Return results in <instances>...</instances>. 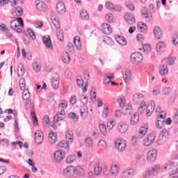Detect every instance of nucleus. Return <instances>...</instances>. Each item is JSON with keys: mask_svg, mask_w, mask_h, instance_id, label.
<instances>
[{"mask_svg": "<svg viewBox=\"0 0 178 178\" xmlns=\"http://www.w3.org/2000/svg\"><path fill=\"white\" fill-rule=\"evenodd\" d=\"M155 109V102H150L148 105L145 104V102H142L138 108V112L143 113L144 111L146 112V116H151V113L154 112Z\"/></svg>", "mask_w": 178, "mask_h": 178, "instance_id": "nucleus-1", "label": "nucleus"}, {"mask_svg": "<svg viewBox=\"0 0 178 178\" xmlns=\"http://www.w3.org/2000/svg\"><path fill=\"white\" fill-rule=\"evenodd\" d=\"M105 8L110 12H116L117 13H122L123 12V6L120 4H114L111 1H106L105 3Z\"/></svg>", "mask_w": 178, "mask_h": 178, "instance_id": "nucleus-2", "label": "nucleus"}, {"mask_svg": "<svg viewBox=\"0 0 178 178\" xmlns=\"http://www.w3.org/2000/svg\"><path fill=\"white\" fill-rule=\"evenodd\" d=\"M127 145L126 140L122 138H118L115 140V149H117L118 152H123V151L126 149Z\"/></svg>", "mask_w": 178, "mask_h": 178, "instance_id": "nucleus-3", "label": "nucleus"}, {"mask_svg": "<svg viewBox=\"0 0 178 178\" xmlns=\"http://www.w3.org/2000/svg\"><path fill=\"white\" fill-rule=\"evenodd\" d=\"M117 131L120 134H126L129 131V124L124 121L118 122L117 124Z\"/></svg>", "mask_w": 178, "mask_h": 178, "instance_id": "nucleus-4", "label": "nucleus"}, {"mask_svg": "<svg viewBox=\"0 0 178 178\" xmlns=\"http://www.w3.org/2000/svg\"><path fill=\"white\" fill-rule=\"evenodd\" d=\"M142 19H144L145 21L149 22L152 20V14L147 8L143 7L140 10Z\"/></svg>", "mask_w": 178, "mask_h": 178, "instance_id": "nucleus-5", "label": "nucleus"}, {"mask_svg": "<svg viewBox=\"0 0 178 178\" xmlns=\"http://www.w3.org/2000/svg\"><path fill=\"white\" fill-rule=\"evenodd\" d=\"M63 176L66 178H72L74 176V166L69 165L61 172Z\"/></svg>", "mask_w": 178, "mask_h": 178, "instance_id": "nucleus-6", "label": "nucleus"}, {"mask_svg": "<svg viewBox=\"0 0 178 178\" xmlns=\"http://www.w3.org/2000/svg\"><path fill=\"white\" fill-rule=\"evenodd\" d=\"M122 76L126 84H130L131 80H133V74L129 69H125L122 72Z\"/></svg>", "mask_w": 178, "mask_h": 178, "instance_id": "nucleus-7", "label": "nucleus"}, {"mask_svg": "<svg viewBox=\"0 0 178 178\" xmlns=\"http://www.w3.org/2000/svg\"><path fill=\"white\" fill-rule=\"evenodd\" d=\"M120 173V166L117 164H112L110 168V176L113 178H116Z\"/></svg>", "mask_w": 178, "mask_h": 178, "instance_id": "nucleus-8", "label": "nucleus"}, {"mask_svg": "<svg viewBox=\"0 0 178 178\" xmlns=\"http://www.w3.org/2000/svg\"><path fill=\"white\" fill-rule=\"evenodd\" d=\"M137 175V170L134 168H129L124 170L122 173L123 178L134 177Z\"/></svg>", "mask_w": 178, "mask_h": 178, "instance_id": "nucleus-9", "label": "nucleus"}, {"mask_svg": "<svg viewBox=\"0 0 178 178\" xmlns=\"http://www.w3.org/2000/svg\"><path fill=\"white\" fill-rule=\"evenodd\" d=\"M34 140L36 144H42V141H44V134L41 130H37L34 133Z\"/></svg>", "mask_w": 178, "mask_h": 178, "instance_id": "nucleus-10", "label": "nucleus"}, {"mask_svg": "<svg viewBox=\"0 0 178 178\" xmlns=\"http://www.w3.org/2000/svg\"><path fill=\"white\" fill-rule=\"evenodd\" d=\"M35 6L40 12L48 10V6L42 1L38 0L35 2Z\"/></svg>", "mask_w": 178, "mask_h": 178, "instance_id": "nucleus-11", "label": "nucleus"}, {"mask_svg": "<svg viewBox=\"0 0 178 178\" xmlns=\"http://www.w3.org/2000/svg\"><path fill=\"white\" fill-rule=\"evenodd\" d=\"M147 160L149 163H152L156 160V151L155 149H150L147 154Z\"/></svg>", "mask_w": 178, "mask_h": 178, "instance_id": "nucleus-12", "label": "nucleus"}, {"mask_svg": "<svg viewBox=\"0 0 178 178\" xmlns=\"http://www.w3.org/2000/svg\"><path fill=\"white\" fill-rule=\"evenodd\" d=\"M65 153L62 150H57L54 153V159L56 163H60L63 160Z\"/></svg>", "mask_w": 178, "mask_h": 178, "instance_id": "nucleus-13", "label": "nucleus"}, {"mask_svg": "<svg viewBox=\"0 0 178 178\" xmlns=\"http://www.w3.org/2000/svg\"><path fill=\"white\" fill-rule=\"evenodd\" d=\"M131 60L134 63H140L143 62V54L139 52L134 53L131 55Z\"/></svg>", "mask_w": 178, "mask_h": 178, "instance_id": "nucleus-14", "label": "nucleus"}, {"mask_svg": "<svg viewBox=\"0 0 178 178\" xmlns=\"http://www.w3.org/2000/svg\"><path fill=\"white\" fill-rule=\"evenodd\" d=\"M148 124H143L138 130V138H144L148 132Z\"/></svg>", "mask_w": 178, "mask_h": 178, "instance_id": "nucleus-15", "label": "nucleus"}, {"mask_svg": "<svg viewBox=\"0 0 178 178\" xmlns=\"http://www.w3.org/2000/svg\"><path fill=\"white\" fill-rule=\"evenodd\" d=\"M42 41L47 49H54V46L52 45V42L51 41V37H49V35H44L42 38Z\"/></svg>", "mask_w": 178, "mask_h": 178, "instance_id": "nucleus-16", "label": "nucleus"}, {"mask_svg": "<svg viewBox=\"0 0 178 178\" xmlns=\"http://www.w3.org/2000/svg\"><path fill=\"white\" fill-rule=\"evenodd\" d=\"M155 140V135L153 134H149L143 140V145L145 147H149L152 143Z\"/></svg>", "mask_w": 178, "mask_h": 178, "instance_id": "nucleus-17", "label": "nucleus"}, {"mask_svg": "<svg viewBox=\"0 0 178 178\" xmlns=\"http://www.w3.org/2000/svg\"><path fill=\"white\" fill-rule=\"evenodd\" d=\"M56 11L58 15H65L66 13V6H65V3H58L56 5Z\"/></svg>", "mask_w": 178, "mask_h": 178, "instance_id": "nucleus-18", "label": "nucleus"}, {"mask_svg": "<svg viewBox=\"0 0 178 178\" xmlns=\"http://www.w3.org/2000/svg\"><path fill=\"white\" fill-rule=\"evenodd\" d=\"M156 119H165L166 118V112L163 111L159 106L156 108Z\"/></svg>", "mask_w": 178, "mask_h": 178, "instance_id": "nucleus-19", "label": "nucleus"}, {"mask_svg": "<svg viewBox=\"0 0 178 178\" xmlns=\"http://www.w3.org/2000/svg\"><path fill=\"white\" fill-rule=\"evenodd\" d=\"M124 19L125 22L128 23V24H134V23H136V19L134 18V15L131 13H125Z\"/></svg>", "mask_w": 178, "mask_h": 178, "instance_id": "nucleus-20", "label": "nucleus"}, {"mask_svg": "<svg viewBox=\"0 0 178 178\" xmlns=\"http://www.w3.org/2000/svg\"><path fill=\"white\" fill-rule=\"evenodd\" d=\"M85 145L88 151H94V140L90 137L85 139Z\"/></svg>", "mask_w": 178, "mask_h": 178, "instance_id": "nucleus-21", "label": "nucleus"}, {"mask_svg": "<svg viewBox=\"0 0 178 178\" xmlns=\"http://www.w3.org/2000/svg\"><path fill=\"white\" fill-rule=\"evenodd\" d=\"M169 168V165L166 164L163 167H161L159 165H156L153 168H152V172H155L156 173H159L161 172H165V170H168Z\"/></svg>", "mask_w": 178, "mask_h": 178, "instance_id": "nucleus-22", "label": "nucleus"}, {"mask_svg": "<svg viewBox=\"0 0 178 178\" xmlns=\"http://www.w3.org/2000/svg\"><path fill=\"white\" fill-rule=\"evenodd\" d=\"M66 116V112L58 111L54 118V123H58V122H61L63 120Z\"/></svg>", "mask_w": 178, "mask_h": 178, "instance_id": "nucleus-23", "label": "nucleus"}, {"mask_svg": "<svg viewBox=\"0 0 178 178\" xmlns=\"http://www.w3.org/2000/svg\"><path fill=\"white\" fill-rule=\"evenodd\" d=\"M58 148H61L63 154H66L69 151V143L65 140H62L58 144Z\"/></svg>", "mask_w": 178, "mask_h": 178, "instance_id": "nucleus-24", "label": "nucleus"}, {"mask_svg": "<svg viewBox=\"0 0 178 178\" xmlns=\"http://www.w3.org/2000/svg\"><path fill=\"white\" fill-rule=\"evenodd\" d=\"M58 109L59 112H66V109H67V102L65 99L60 100Z\"/></svg>", "mask_w": 178, "mask_h": 178, "instance_id": "nucleus-25", "label": "nucleus"}, {"mask_svg": "<svg viewBox=\"0 0 178 178\" xmlns=\"http://www.w3.org/2000/svg\"><path fill=\"white\" fill-rule=\"evenodd\" d=\"M153 33L156 40H161L162 38V29L159 26H155L153 29Z\"/></svg>", "mask_w": 178, "mask_h": 178, "instance_id": "nucleus-26", "label": "nucleus"}, {"mask_svg": "<svg viewBox=\"0 0 178 178\" xmlns=\"http://www.w3.org/2000/svg\"><path fill=\"white\" fill-rule=\"evenodd\" d=\"M10 26L12 29V30H14L17 33H22V29L17 25L16 19H14L10 22Z\"/></svg>", "mask_w": 178, "mask_h": 178, "instance_id": "nucleus-27", "label": "nucleus"}, {"mask_svg": "<svg viewBox=\"0 0 178 178\" xmlns=\"http://www.w3.org/2000/svg\"><path fill=\"white\" fill-rule=\"evenodd\" d=\"M99 129L100 130V133L101 134H102V136H108V129L106 127V124L104 123V122H99Z\"/></svg>", "mask_w": 178, "mask_h": 178, "instance_id": "nucleus-28", "label": "nucleus"}, {"mask_svg": "<svg viewBox=\"0 0 178 178\" xmlns=\"http://www.w3.org/2000/svg\"><path fill=\"white\" fill-rule=\"evenodd\" d=\"M140 122V115L138 114H134L130 118L131 126H137Z\"/></svg>", "mask_w": 178, "mask_h": 178, "instance_id": "nucleus-29", "label": "nucleus"}, {"mask_svg": "<svg viewBox=\"0 0 178 178\" xmlns=\"http://www.w3.org/2000/svg\"><path fill=\"white\" fill-rule=\"evenodd\" d=\"M102 31L104 34H111L112 33V28L111 27V25L104 23L102 25Z\"/></svg>", "mask_w": 178, "mask_h": 178, "instance_id": "nucleus-30", "label": "nucleus"}, {"mask_svg": "<svg viewBox=\"0 0 178 178\" xmlns=\"http://www.w3.org/2000/svg\"><path fill=\"white\" fill-rule=\"evenodd\" d=\"M122 108V113L125 115V116H129V115H131V113H133L134 112L133 106H131V105H127Z\"/></svg>", "mask_w": 178, "mask_h": 178, "instance_id": "nucleus-31", "label": "nucleus"}, {"mask_svg": "<svg viewBox=\"0 0 178 178\" xmlns=\"http://www.w3.org/2000/svg\"><path fill=\"white\" fill-rule=\"evenodd\" d=\"M169 70L166 65H161L159 69V73L161 76H168Z\"/></svg>", "mask_w": 178, "mask_h": 178, "instance_id": "nucleus-32", "label": "nucleus"}, {"mask_svg": "<svg viewBox=\"0 0 178 178\" xmlns=\"http://www.w3.org/2000/svg\"><path fill=\"white\" fill-rule=\"evenodd\" d=\"M137 27L138 30L141 33H147V30H148V26H147V24L143 22H139Z\"/></svg>", "mask_w": 178, "mask_h": 178, "instance_id": "nucleus-33", "label": "nucleus"}, {"mask_svg": "<svg viewBox=\"0 0 178 178\" xmlns=\"http://www.w3.org/2000/svg\"><path fill=\"white\" fill-rule=\"evenodd\" d=\"M74 44L77 51H80V49H81V40L79 36H75L74 38Z\"/></svg>", "mask_w": 178, "mask_h": 178, "instance_id": "nucleus-34", "label": "nucleus"}, {"mask_svg": "<svg viewBox=\"0 0 178 178\" xmlns=\"http://www.w3.org/2000/svg\"><path fill=\"white\" fill-rule=\"evenodd\" d=\"M12 14L14 15V16H17L18 17L22 16V15H23V10L22 9V7H15L13 9Z\"/></svg>", "mask_w": 178, "mask_h": 178, "instance_id": "nucleus-35", "label": "nucleus"}, {"mask_svg": "<svg viewBox=\"0 0 178 178\" xmlns=\"http://www.w3.org/2000/svg\"><path fill=\"white\" fill-rule=\"evenodd\" d=\"M115 40L118 44H119L120 45H122V46L127 45V40H126V39L123 36L117 35L115 37Z\"/></svg>", "mask_w": 178, "mask_h": 178, "instance_id": "nucleus-36", "label": "nucleus"}, {"mask_svg": "<svg viewBox=\"0 0 178 178\" xmlns=\"http://www.w3.org/2000/svg\"><path fill=\"white\" fill-rule=\"evenodd\" d=\"M74 173L77 175L79 177H83L84 176V169L81 166H76L74 168Z\"/></svg>", "mask_w": 178, "mask_h": 178, "instance_id": "nucleus-37", "label": "nucleus"}, {"mask_svg": "<svg viewBox=\"0 0 178 178\" xmlns=\"http://www.w3.org/2000/svg\"><path fill=\"white\" fill-rule=\"evenodd\" d=\"M104 19L107 22V23L115 22V17L113 16V14L112 13H108L107 14H106Z\"/></svg>", "mask_w": 178, "mask_h": 178, "instance_id": "nucleus-38", "label": "nucleus"}, {"mask_svg": "<svg viewBox=\"0 0 178 178\" xmlns=\"http://www.w3.org/2000/svg\"><path fill=\"white\" fill-rule=\"evenodd\" d=\"M57 136L56 134L54 133L53 131H51L49 134V141L50 144H55L56 143Z\"/></svg>", "mask_w": 178, "mask_h": 178, "instance_id": "nucleus-39", "label": "nucleus"}, {"mask_svg": "<svg viewBox=\"0 0 178 178\" xmlns=\"http://www.w3.org/2000/svg\"><path fill=\"white\" fill-rule=\"evenodd\" d=\"M61 60L64 63H69V62H70V54H69L67 52L63 54L61 56Z\"/></svg>", "mask_w": 178, "mask_h": 178, "instance_id": "nucleus-40", "label": "nucleus"}, {"mask_svg": "<svg viewBox=\"0 0 178 178\" xmlns=\"http://www.w3.org/2000/svg\"><path fill=\"white\" fill-rule=\"evenodd\" d=\"M65 138H66V141L68 143H73V140H74V137L73 136V133L70 131L66 132Z\"/></svg>", "mask_w": 178, "mask_h": 178, "instance_id": "nucleus-41", "label": "nucleus"}, {"mask_svg": "<svg viewBox=\"0 0 178 178\" xmlns=\"http://www.w3.org/2000/svg\"><path fill=\"white\" fill-rule=\"evenodd\" d=\"M109 105H104L102 111V118H106L109 115Z\"/></svg>", "mask_w": 178, "mask_h": 178, "instance_id": "nucleus-42", "label": "nucleus"}, {"mask_svg": "<svg viewBox=\"0 0 178 178\" xmlns=\"http://www.w3.org/2000/svg\"><path fill=\"white\" fill-rule=\"evenodd\" d=\"M80 17L82 19V20H88L90 19V15H88V13H87V10H82L80 12Z\"/></svg>", "mask_w": 178, "mask_h": 178, "instance_id": "nucleus-43", "label": "nucleus"}, {"mask_svg": "<svg viewBox=\"0 0 178 178\" xmlns=\"http://www.w3.org/2000/svg\"><path fill=\"white\" fill-rule=\"evenodd\" d=\"M118 102L120 108H124L126 106V99H124V97L120 96L118 99Z\"/></svg>", "mask_w": 178, "mask_h": 178, "instance_id": "nucleus-44", "label": "nucleus"}, {"mask_svg": "<svg viewBox=\"0 0 178 178\" xmlns=\"http://www.w3.org/2000/svg\"><path fill=\"white\" fill-rule=\"evenodd\" d=\"M51 86L54 90H58L59 88V79L53 78L51 79Z\"/></svg>", "mask_w": 178, "mask_h": 178, "instance_id": "nucleus-45", "label": "nucleus"}, {"mask_svg": "<svg viewBox=\"0 0 178 178\" xmlns=\"http://www.w3.org/2000/svg\"><path fill=\"white\" fill-rule=\"evenodd\" d=\"M31 118L32 119L33 126H38V118H37V115H35V113L34 111L31 113Z\"/></svg>", "mask_w": 178, "mask_h": 178, "instance_id": "nucleus-46", "label": "nucleus"}, {"mask_svg": "<svg viewBox=\"0 0 178 178\" xmlns=\"http://www.w3.org/2000/svg\"><path fill=\"white\" fill-rule=\"evenodd\" d=\"M166 47V44L163 42H159L156 46V52H161Z\"/></svg>", "mask_w": 178, "mask_h": 178, "instance_id": "nucleus-47", "label": "nucleus"}, {"mask_svg": "<svg viewBox=\"0 0 178 178\" xmlns=\"http://www.w3.org/2000/svg\"><path fill=\"white\" fill-rule=\"evenodd\" d=\"M152 95L156 96L159 95L161 94V86H156L153 88L152 91Z\"/></svg>", "mask_w": 178, "mask_h": 178, "instance_id": "nucleus-48", "label": "nucleus"}, {"mask_svg": "<svg viewBox=\"0 0 178 178\" xmlns=\"http://www.w3.org/2000/svg\"><path fill=\"white\" fill-rule=\"evenodd\" d=\"M97 147H99V149H102V150H105L107 148L106 146V142L104 140H100L98 142V145Z\"/></svg>", "mask_w": 178, "mask_h": 178, "instance_id": "nucleus-49", "label": "nucleus"}, {"mask_svg": "<svg viewBox=\"0 0 178 178\" xmlns=\"http://www.w3.org/2000/svg\"><path fill=\"white\" fill-rule=\"evenodd\" d=\"M81 116L82 118H87V116H88V108H87V106H83L81 109Z\"/></svg>", "mask_w": 178, "mask_h": 178, "instance_id": "nucleus-50", "label": "nucleus"}, {"mask_svg": "<svg viewBox=\"0 0 178 178\" xmlns=\"http://www.w3.org/2000/svg\"><path fill=\"white\" fill-rule=\"evenodd\" d=\"M94 172L95 176H99L102 173V168L99 165H96L94 168Z\"/></svg>", "mask_w": 178, "mask_h": 178, "instance_id": "nucleus-51", "label": "nucleus"}, {"mask_svg": "<svg viewBox=\"0 0 178 178\" xmlns=\"http://www.w3.org/2000/svg\"><path fill=\"white\" fill-rule=\"evenodd\" d=\"M24 75V70H23V64L20 63L18 65V77H23Z\"/></svg>", "mask_w": 178, "mask_h": 178, "instance_id": "nucleus-52", "label": "nucleus"}, {"mask_svg": "<svg viewBox=\"0 0 178 178\" xmlns=\"http://www.w3.org/2000/svg\"><path fill=\"white\" fill-rule=\"evenodd\" d=\"M33 69L36 72V73L41 72V64H40V63L38 62L33 63Z\"/></svg>", "mask_w": 178, "mask_h": 178, "instance_id": "nucleus-53", "label": "nucleus"}, {"mask_svg": "<svg viewBox=\"0 0 178 178\" xmlns=\"http://www.w3.org/2000/svg\"><path fill=\"white\" fill-rule=\"evenodd\" d=\"M159 140H162L163 141H166L168 140V132L166 131H163L159 136Z\"/></svg>", "mask_w": 178, "mask_h": 178, "instance_id": "nucleus-54", "label": "nucleus"}, {"mask_svg": "<svg viewBox=\"0 0 178 178\" xmlns=\"http://www.w3.org/2000/svg\"><path fill=\"white\" fill-rule=\"evenodd\" d=\"M29 98H30V92L29 91V90L25 89L22 92V99L24 101H27V99H29Z\"/></svg>", "mask_w": 178, "mask_h": 178, "instance_id": "nucleus-55", "label": "nucleus"}, {"mask_svg": "<svg viewBox=\"0 0 178 178\" xmlns=\"http://www.w3.org/2000/svg\"><path fill=\"white\" fill-rule=\"evenodd\" d=\"M79 101L83 104V105H87V104H88V97L85 95H81L79 97Z\"/></svg>", "mask_w": 178, "mask_h": 178, "instance_id": "nucleus-56", "label": "nucleus"}, {"mask_svg": "<svg viewBox=\"0 0 178 178\" xmlns=\"http://www.w3.org/2000/svg\"><path fill=\"white\" fill-rule=\"evenodd\" d=\"M51 20L54 27H56L58 29V27H59V20L58 19V17H56V16H52Z\"/></svg>", "mask_w": 178, "mask_h": 178, "instance_id": "nucleus-57", "label": "nucleus"}, {"mask_svg": "<svg viewBox=\"0 0 178 178\" xmlns=\"http://www.w3.org/2000/svg\"><path fill=\"white\" fill-rule=\"evenodd\" d=\"M76 161V156L70 155L66 158V163L70 165Z\"/></svg>", "mask_w": 178, "mask_h": 178, "instance_id": "nucleus-58", "label": "nucleus"}, {"mask_svg": "<svg viewBox=\"0 0 178 178\" xmlns=\"http://www.w3.org/2000/svg\"><path fill=\"white\" fill-rule=\"evenodd\" d=\"M138 136L137 137L136 136H134L131 137V144H132V145H134V147H136V145H138Z\"/></svg>", "mask_w": 178, "mask_h": 178, "instance_id": "nucleus-59", "label": "nucleus"}, {"mask_svg": "<svg viewBox=\"0 0 178 178\" xmlns=\"http://www.w3.org/2000/svg\"><path fill=\"white\" fill-rule=\"evenodd\" d=\"M27 33L31 40H35V38H37V37L35 36V33H34V31L31 29H28Z\"/></svg>", "mask_w": 178, "mask_h": 178, "instance_id": "nucleus-60", "label": "nucleus"}, {"mask_svg": "<svg viewBox=\"0 0 178 178\" xmlns=\"http://www.w3.org/2000/svg\"><path fill=\"white\" fill-rule=\"evenodd\" d=\"M104 42H106V44H107V45H113L115 44V42H113L112 38H111L108 36L104 38Z\"/></svg>", "mask_w": 178, "mask_h": 178, "instance_id": "nucleus-61", "label": "nucleus"}, {"mask_svg": "<svg viewBox=\"0 0 178 178\" xmlns=\"http://www.w3.org/2000/svg\"><path fill=\"white\" fill-rule=\"evenodd\" d=\"M67 50L69 52H72L74 53V46L73 45V43L72 42H68L67 44Z\"/></svg>", "mask_w": 178, "mask_h": 178, "instance_id": "nucleus-62", "label": "nucleus"}, {"mask_svg": "<svg viewBox=\"0 0 178 178\" xmlns=\"http://www.w3.org/2000/svg\"><path fill=\"white\" fill-rule=\"evenodd\" d=\"M69 119H72L74 122H77L79 120V118H77V115L74 113H70L68 114Z\"/></svg>", "mask_w": 178, "mask_h": 178, "instance_id": "nucleus-63", "label": "nucleus"}, {"mask_svg": "<svg viewBox=\"0 0 178 178\" xmlns=\"http://www.w3.org/2000/svg\"><path fill=\"white\" fill-rule=\"evenodd\" d=\"M143 48L145 54H149V52H151V45L149 44H145Z\"/></svg>", "mask_w": 178, "mask_h": 178, "instance_id": "nucleus-64", "label": "nucleus"}]
</instances>
